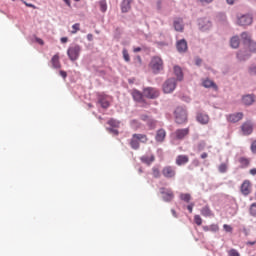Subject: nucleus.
Returning a JSON list of instances; mask_svg holds the SVG:
<instances>
[{"label":"nucleus","mask_w":256,"mask_h":256,"mask_svg":"<svg viewBox=\"0 0 256 256\" xmlns=\"http://www.w3.org/2000/svg\"><path fill=\"white\" fill-rule=\"evenodd\" d=\"M198 147H199L200 149L205 148V142H201Z\"/></svg>","instance_id":"62"},{"label":"nucleus","mask_w":256,"mask_h":256,"mask_svg":"<svg viewBox=\"0 0 256 256\" xmlns=\"http://www.w3.org/2000/svg\"><path fill=\"white\" fill-rule=\"evenodd\" d=\"M24 5H26V7H31L32 9H35V8H36L35 5L29 4V3H27V2H24Z\"/></svg>","instance_id":"54"},{"label":"nucleus","mask_w":256,"mask_h":256,"mask_svg":"<svg viewBox=\"0 0 256 256\" xmlns=\"http://www.w3.org/2000/svg\"><path fill=\"white\" fill-rule=\"evenodd\" d=\"M67 55L70 61H77L79 59V55H81V46L75 44L68 48Z\"/></svg>","instance_id":"4"},{"label":"nucleus","mask_w":256,"mask_h":256,"mask_svg":"<svg viewBox=\"0 0 256 256\" xmlns=\"http://www.w3.org/2000/svg\"><path fill=\"white\" fill-rule=\"evenodd\" d=\"M227 119L230 123H238V121H241V119H243V112L230 114L228 115Z\"/></svg>","instance_id":"15"},{"label":"nucleus","mask_w":256,"mask_h":256,"mask_svg":"<svg viewBox=\"0 0 256 256\" xmlns=\"http://www.w3.org/2000/svg\"><path fill=\"white\" fill-rule=\"evenodd\" d=\"M249 213L252 217H256V202L250 205Z\"/></svg>","instance_id":"34"},{"label":"nucleus","mask_w":256,"mask_h":256,"mask_svg":"<svg viewBox=\"0 0 256 256\" xmlns=\"http://www.w3.org/2000/svg\"><path fill=\"white\" fill-rule=\"evenodd\" d=\"M160 194L162 195L163 201L166 203H171L175 199V194L171 188H160Z\"/></svg>","instance_id":"5"},{"label":"nucleus","mask_w":256,"mask_h":256,"mask_svg":"<svg viewBox=\"0 0 256 256\" xmlns=\"http://www.w3.org/2000/svg\"><path fill=\"white\" fill-rule=\"evenodd\" d=\"M237 57L240 61H246V59H249V56H246L243 52L238 53Z\"/></svg>","instance_id":"42"},{"label":"nucleus","mask_w":256,"mask_h":256,"mask_svg":"<svg viewBox=\"0 0 256 256\" xmlns=\"http://www.w3.org/2000/svg\"><path fill=\"white\" fill-rule=\"evenodd\" d=\"M162 175L165 177V179H175L177 176V170L175 166H165L162 169Z\"/></svg>","instance_id":"8"},{"label":"nucleus","mask_w":256,"mask_h":256,"mask_svg":"<svg viewBox=\"0 0 256 256\" xmlns=\"http://www.w3.org/2000/svg\"><path fill=\"white\" fill-rule=\"evenodd\" d=\"M177 87V80L175 78H169L163 84L164 93H173Z\"/></svg>","instance_id":"7"},{"label":"nucleus","mask_w":256,"mask_h":256,"mask_svg":"<svg viewBox=\"0 0 256 256\" xmlns=\"http://www.w3.org/2000/svg\"><path fill=\"white\" fill-rule=\"evenodd\" d=\"M131 95L134 99V101H137L138 103H141L143 101V93L139 92L138 90H132Z\"/></svg>","instance_id":"25"},{"label":"nucleus","mask_w":256,"mask_h":256,"mask_svg":"<svg viewBox=\"0 0 256 256\" xmlns=\"http://www.w3.org/2000/svg\"><path fill=\"white\" fill-rule=\"evenodd\" d=\"M122 55H123L124 60L127 63H129V61H131V58L129 57V52L127 51V49H123Z\"/></svg>","instance_id":"38"},{"label":"nucleus","mask_w":256,"mask_h":256,"mask_svg":"<svg viewBox=\"0 0 256 256\" xmlns=\"http://www.w3.org/2000/svg\"><path fill=\"white\" fill-rule=\"evenodd\" d=\"M238 163L240 165V169H247V167H249V165H251V158L242 156V157L238 158Z\"/></svg>","instance_id":"16"},{"label":"nucleus","mask_w":256,"mask_h":256,"mask_svg":"<svg viewBox=\"0 0 256 256\" xmlns=\"http://www.w3.org/2000/svg\"><path fill=\"white\" fill-rule=\"evenodd\" d=\"M187 163H189V156L178 155L176 157V165H178V167H181L182 165H187Z\"/></svg>","instance_id":"19"},{"label":"nucleus","mask_w":256,"mask_h":256,"mask_svg":"<svg viewBox=\"0 0 256 256\" xmlns=\"http://www.w3.org/2000/svg\"><path fill=\"white\" fill-rule=\"evenodd\" d=\"M210 27H211V21H209L208 19L199 20L200 31H209Z\"/></svg>","instance_id":"18"},{"label":"nucleus","mask_w":256,"mask_h":256,"mask_svg":"<svg viewBox=\"0 0 256 256\" xmlns=\"http://www.w3.org/2000/svg\"><path fill=\"white\" fill-rule=\"evenodd\" d=\"M223 229L226 231V233H233V227H231L229 224H224Z\"/></svg>","instance_id":"40"},{"label":"nucleus","mask_w":256,"mask_h":256,"mask_svg":"<svg viewBox=\"0 0 256 256\" xmlns=\"http://www.w3.org/2000/svg\"><path fill=\"white\" fill-rule=\"evenodd\" d=\"M68 7H71V0H63Z\"/></svg>","instance_id":"60"},{"label":"nucleus","mask_w":256,"mask_h":256,"mask_svg":"<svg viewBox=\"0 0 256 256\" xmlns=\"http://www.w3.org/2000/svg\"><path fill=\"white\" fill-rule=\"evenodd\" d=\"M109 133H113L114 135H119V132L113 128L108 129Z\"/></svg>","instance_id":"51"},{"label":"nucleus","mask_w":256,"mask_h":256,"mask_svg":"<svg viewBox=\"0 0 256 256\" xmlns=\"http://www.w3.org/2000/svg\"><path fill=\"white\" fill-rule=\"evenodd\" d=\"M251 152L256 154V140H254L250 146Z\"/></svg>","instance_id":"47"},{"label":"nucleus","mask_w":256,"mask_h":256,"mask_svg":"<svg viewBox=\"0 0 256 256\" xmlns=\"http://www.w3.org/2000/svg\"><path fill=\"white\" fill-rule=\"evenodd\" d=\"M228 255L229 256H241V254H239V252L235 249L229 250Z\"/></svg>","instance_id":"44"},{"label":"nucleus","mask_w":256,"mask_h":256,"mask_svg":"<svg viewBox=\"0 0 256 256\" xmlns=\"http://www.w3.org/2000/svg\"><path fill=\"white\" fill-rule=\"evenodd\" d=\"M253 23V15L251 14H244L241 16H238L237 18V25H240L241 27H247L249 25H252Z\"/></svg>","instance_id":"6"},{"label":"nucleus","mask_w":256,"mask_h":256,"mask_svg":"<svg viewBox=\"0 0 256 256\" xmlns=\"http://www.w3.org/2000/svg\"><path fill=\"white\" fill-rule=\"evenodd\" d=\"M174 29L176 31H183V20L178 19L174 21Z\"/></svg>","instance_id":"29"},{"label":"nucleus","mask_w":256,"mask_h":256,"mask_svg":"<svg viewBox=\"0 0 256 256\" xmlns=\"http://www.w3.org/2000/svg\"><path fill=\"white\" fill-rule=\"evenodd\" d=\"M68 41H69V38H67V37L61 38V43H67Z\"/></svg>","instance_id":"55"},{"label":"nucleus","mask_w":256,"mask_h":256,"mask_svg":"<svg viewBox=\"0 0 256 256\" xmlns=\"http://www.w3.org/2000/svg\"><path fill=\"white\" fill-rule=\"evenodd\" d=\"M249 173H250V175L255 176L256 175V168L250 169Z\"/></svg>","instance_id":"53"},{"label":"nucleus","mask_w":256,"mask_h":256,"mask_svg":"<svg viewBox=\"0 0 256 256\" xmlns=\"http://www.w3.org/2000/svg\"><path fill=\"white\" fill-rule=\"evenodd\" d=\"M248 73L250 75H255L256 74V65H252L249 67Z\"/></svg>","instance_id":"46"},{"label":"nucleus","mask_w":256,"mask_h":256,"mask_svg":"<svg viewBox=\"0 0 256 256\" xmlns=\"http://www.w3.org/2000/svg\"><path fill=\"white\" fill-rule=\"evenodd\" d=\"M140 161H142V163H146V165H150L151 163H153V161H155V156L154 155H144L140 158Z\"/></svg>","instance_id":"28"},{"label":"nucleus","mask_w":256,"mask_h":256,"mask_svg":"<svg viewBox=\"0 0 256 256\" xmlns=\"http://www.w3.org/2000/svg\"><path fill=\"white\" fill-rule=\"evenodd\" d=\"M241 131L243 135H251L253 133V123L251 121H246L241 126Z\"/></svg>","instance_id":"12"},{"label":"nucleus","mask_w":256,"mask_h":256,"mask_svg":"<svg viewBox=\"0 0 256 256\" xmlns=\"http://www.w3.org/2000/svg\"><path fill=\"white\" fill-rule=\"evenodd\" d=\"M189 128L177 129L172 135L175 139H185L189 135Z\"/></svg>","instance_id":"13"},{"label":"nucleus","mask_w":256,"mask_h":256,"mask_svg":"<svg viewBox=\"0 0 256 256\" xmlns=\"http://www.w3.org/2000/svg\"><path fill=\"white\" fill-rule=\"evenodd\" d=\"M242 103L243 105H247V106L253 105V103H255V96L251 94L244 95L242 97Z\"/></svg>","instance_id":"20"},{"label":"nucleus","mask_w":256,"mask_h":256,"mask_svg":"<svg viewBox=\"0 0 256 256\" xmlns=\"http://www.w3.org/2000/svg\"><path fill=\"white\" fill-rule=\"evenodd\" d=\"M241 38L245 41V43H251V36L247 32H243L241 34Z\"/></svg>","instance_id":"35"},{"label":"nucleus","mask_w":256,"mask_h":256,"mask_svg":"<svg viewBox=\"0 0 256 256\" xmlns=\"http://www.w3.org/2000/svg\"><path fill=\"white\" fill-rule=\"evenodd\" d=\"M149 67L154 75L161 73L163 71V59L159 56H154L150 61Z\"/></svg>","instance_id":"1"},{"label":"nucleus","mask_w":256,"mask_h":256,"mask_svg":"<svg viewBox=\"0 0 256 256\" xmlns=\"http://www.w3.org/2000/svg\"><path fill=\"white\" fill-rule=\"evenodd\" d=\"M51 65L54 69H61V62L59 61V54H56L52 57Z\"/></svg>","instance_id":"26"},{"label":"nucleus","mask_w":256,"mask_h":256,"mask_svg":"<svg viewBox=\"0 0 256 256\" xmlns=\"http://www.w3.org/2000/svg\"><path fill=\"white\" fill-rule=\"evenodd\" d=\"M193 207H195V204L194 203H191L187 206V209L189 211V213H193Z\"/></svg>","instance_id":"49"},{"label":"nucleus","mask_w":256,"mask_h":256,"mask_svg":"<svg viewBox=\"0 0 256 256\" xmlns=\"http://www.w3.org/2000/svg\"><path fill=\"white\" fill-rule=\"evenodd\" d=\"M165 137H167V132L165 131V129H159L156 132L155 140L157 141V143H163L165 141Z\"/></svg>","instance_id":"17"},{"label":"nucleus","mask_w":256,"mask_h":256,"mask_svg":"<svg viewBox=\"0 0 256 256\" xmlns=\"http://www.w3.org/2000/svg\"><path fill=\"white\" fill-rule=\"evenodd\" d=\"M143 95L147 99H157L159 97V90L148 87L143 90Z\"/></svg>","instance_id":"10"},{"label":"nucleus","mask_w":256,"mask_h":256,"mask_svg":"<svg viewBox=\"0 0 256 256\" xmlns=\"http://www.w3.org/2000/svg\"><path fill=\"white\" fill-rule=\"evenodd\" d=\"M175 122L178 125H183V123H187V110L183 107H177L174 111Z\"/></svg>","instance_id":"3"},{"label":"nucleus","mask_w":256,"mask_h":256,"mask_svg":"<svg viewBox=\"0 0 256 256\" xmlns=\"http://www.w3.org/2000/svg\"><path fill=\"white\" fill-rule=\"evenodd\" d=\"M255 243H256V241H253V242L249 241L246 243V245H255Z\"/></svg>","instance_id":"64"},{"label":"nucleus","mask_w":256,"mask_h":256,"mask_svg":"<svg viewBox=\"0 0 256 256\" xmlns=\"http://www.w3.org/2000/svg\"><path fill=\"white\" fill-rule=\"evenodd\" d=\"M202 229L203 231H206V232L211 231L210 226H203Z\"/></svg>","instance_id":"57"},{"label":"nucleus","mask_w":256,"mask_h":256,"mask_svg":"<svg viewBox=\"0 0 256 256\" xmlns=\"http://www.w3.org/2000/svg\"><path fill=\"white\" fill-rule=\"evenodd\" d=\"M181 201H185V203H189L191 201V194L189 193H181L180 194Z\"/></svg>","instance_id":"32"},{"label":"nucleus","mask_w":256,"mask_h":256,"mask_svg":"<svg viewBox=\"0 0 256 256\" xmlns=\"http://www.w3.org/2000/svg\"><path fill=\"white\" fill-rule=\"evenodd\" d=\"M210 231H211L212 233H217V231H219V225H217V224H211V225H210Z\"/></svg>","instance_id":"41"},{"label":"nucleus","mask_w":256,"mask_h":256,"mask_svg":"<svg viewBox=\"0 0 256 256\" xmlns=\"http://www.w3.org/2000/svg\"><path fill=\"white\" fill-rule=\"evenodd\" d=\"M229 5H233L235 3V0H226Z\"/></svg>","instance_id":"63"},{"label":"nucleus","mask_w":256,"mask_h":256,"mask_svg":"<svg viewBox=\"0 0 256 256\" xmlns=\"http://www.w3.org/2000/svg\"><path fill=\"white\" fill-rule=\"evenodd\" d=\"M177 47V51H179V53H185V51H187V41L185 39L179 40L176 44Z\"/></svg>","instance_id":"21"},{"label":"nucleus","mask_w":256,"mask_h":256,"mask_svg":"<svg viewBox=\"0 0 256 256\" xmlns=\"http://www.w3.org/2000/svg\"><path fill=\"white\" fill-rule=\"evenodd\" d=\"M59 73H60L61 77H63V79H67V72L60 70Z\"/></svg>","instance_id":"50"},{"label":"nucleus","mask_w":256,"mask_h":256,"mask_svg":"<svg viewBox=\"0 0 256 256\" xmlns=\"http://www.w3.org/2000/svg\"><path fill=\"white\" fill-rule=\"evenodd\" d=\"M249 50H250L252 53H256V43H255V42H250V43H249Z\"/></svg>","instance_id":"43"},{"label":"nucleus","mask_w":256,"mask_h":256,"mask_svg":"<svg viewBox=\"0 0 256 256\" xmlns=\"http://www.w3.org/2000/svg\"><path fill=\"white\" fill-rule=\"evenodd\" d=\"M131 3H133V0L122 1V4H121L122 13H128V11H131Z\"/></svg>","instance_id":"24"},{"label":"nucleus","mask_w":256,"mask_h":256,"mask_svg":"<svg viewBox=\"0 0 256 256\" xmlns=\"http://www.w3.org/2000/svg\"><path fill=\"white\" fill-rule=\"evenodd\" d=\"M148 125H149V127H151V129H153V128H155V125H157V121H155V120H150V121L148 122Z\"/></svg>","instance_id":"48"},{"label":"nucleus","mask_w":256,"mask_h":256,"mask_svg":"<svg viewBox=\"0 0 256 256\" xmlns=\"http://www.w3.org/2000/svg\"><path fill=\"white\" fill-rule=\"evenodd\" d=\"M202 5H205V3H213V0H199Z\"/></svg>","instance_id":"52"},{"label":"nucleus","mask_w":256,"mask_h":256,"mask_svg":"<svg viewBox=\"0 0 256 256\" xmlns=\"http://www.w3.org/2000/svg\"><path fill=\"white\" fill-rule=\"evenodd\" d=\"M228 169H229V164H227V163H221L218 166L219 173H227Z\"/></svg>","instance_id":"31"},{"label":"nucleus","mask_w":256,"mask_h":256,"mask_svg":"<svg viewBox=\"0 0 256 256\" xmlns=\"http://www.w3.org/2000/svg\"><path fill=\"white\" fill-rule=\"evenodd\" d=\"M202 85L203 87H205L206 89H213L214 91H218L219 90V87L217 86V84H215V82L211 79H204L202 81Z\"/></svg>","instance_id":"14"},{"label":"nucleus","mask_w":256,"mask_h":256,"mask_svg":"<svg viewBox=\"0 0 256 256\" xmlns=\"http://www.w3.org/2000/svg\"><path fill=\"white\" fill-rule=\"evenodd\" d=\"M171 213L173 217L177 218V211H175V209H171Z\"/></svg>","instance_id":"58"},{"label":"nucleus","mask_w":256,"mask_h":256,"mask_svg":"<svg viewBox=\"0 0 256 256\" xmlns=\"http://www.w3.org/2000/svg\"><path fill=\"white\" fill-rule=\"evenodd\" d=\"M200 213L203 217H215L213 210H211V208L208 205L202 207Z\"/></svg>","instance_id":"22"},{"label":"nucleus","mask_w":256,"mask_h":256,"mask_svg":"<svg viewBox=\"0 0 256 256\" xmlns=\"http://www.w3.org/2000/svg\"><path fill=\"white\" fill-rule=\"evenodd\" d=\"M100 11H102V13H105V11H107V4L103 1L100 2Z\"/></svg>","instance_id":"45"},{"label":"nucleus","mask_w":256,"mask_h":256,"mask_svg":"<svg viewBox=\"0 0 256 256\" xmlns=\"http://www.w3.org/2000/svg\"><path fill=\"white\" fill-rule=\"evenodd\" d=\"M152 175H153V177H155V179H159V177H161V171H159V168L153 167Z\"/></svg>","instance_id":"33"},{"label":"nucleus","mask_w":256,"mask_h":256,"mask_svg":"<svg viewBox=\"0 0 256 256\" xmlns=\"http://www.w3.org/2000/svg\"><path fill=\"white\" fill-rule=\"evenodd\" d=\"M194 222L196 223V225H198V227H200V225H203V218H201L200 215H195Z\"/></svg>","instance_id":"37"},{"label":"nucleus","mask_w":256,"mask_h":256,"mask_svg":"<svg viewBox=\"0 0 256 256\" xmlns=\"http://www.w3.org/2000/svg\"><path fill=\"white\" fill-rule=\"evenodd\" d=\"M196 119L201 125H207V123H209V115L207 114L198 113Z\"/></svg>","instance_id":"23"},{"label":"nucleus","mask_w":256,"mask_h":256,"mask_svg":"<svg viewBox=\"0 0 256 256\" xmlns=\"http://www.w3.org/2000/svg\"><path fill=\"white\" fill-rule=\"evenodd\" d=\"M208 154L206 152L201 154V159H207Z\"/></svg>","instance_id":"59"},{"label":"nucleus","mask_w":256,"mask_h":256,"mask_svg":"<svg viewBox=\"0 0 256 256\" xmlns=\"http://www.w3.org/2000/svg\"><path fill=\"white\" fill-rule=\"evenodd\" d=\"M240 191H241L242 195L247 197V195H249L251 193V181L244 180L240 186Z\"/></svg>","instance_id":"11"},{"label":"nucleus","mask_w":256,"mask_h":256,"mask_svg":"<svg viewBox=\"0 0 256 256\" xmlns=\"http://www.w3.org/2000/svg\"><path fill=\"white\" fill-rule=\"evenodd\" d=\"M108 125H110V127H119V121L115 119H110L108 120Z\"/></svg>","instance_id":"39"},{"label":"nucleus","mask_w":256,"mask_h":256,"mask_svg":"<svg viewBox=\"0 0 256 256\" xmlns=\"http://www.w3.org/2000/svg\"><path fill=\"white\" fill-rule=\"evenodd\" d=\"M149 141V138H147V135L145 134H133L132 138L130 140V146L137 150L139 149L140 145L139 143H147Z\"/></svg>","instance_id":"2"},{"label":"nucleus","mask_w":256,"mask_h":256,"mask_svg":"<svg viewBox=\"0 0 256 256\" xmlns=\"http://www.w3.org/2000/svg\"><path fill=\"white\" fill-rule=\"evenodd\" d=\"M230 45L232 49H237V47H239V37H232L230 40Z\"/></svg>","instance_id":"30"},{"label":"nucleus","mask_w":256,"mask_h":256,"mask_svg":"<svg viewBox=\"0 0 256 256\" xmlns=\"http://www.w3.org/2000/svg\"><path fill=\"white\" fill-rule=\"evenodd\" d=\"M37 43H39L40 45H44L43 39L41 38H37Z\"/></svg>","instance_id":"61"},{"label":"nucleus","mask_w":256,"mask_h":256,"mask_svg":"<svg viewBox=\"0 0 256 256\" xmlns=\"http://www.w3.org/2000/svg\"><path fill=\"white\" fill-rule=\"evenodd\" d=\"M112 97L105 94L98 95V103L101 105L102 109H109L112 101Z\"/></svg>","instance_id":"9"},{"label":"nucleus","mask_w":256,"mask_h":256,"mask_svg":"<svg viewBox=\"0 0 256 256\" xmlns=\"http://www.w3.org/2000/svg\"><path fill=\"white\" fill-rule=\"evenodd\" d=\"M174 75L177 77V81H183V69L179 66H174Z\"/></svg>","instance_id":"27"},{"label":"nucleus","mask_w":256,"mask_h":256,"mask_svg":"<svg viewBox=\"0 0 256 256\" xmlns=\"http://www.w3.org/2000/svg\"><path fill=\"white\" fill-rule=\"evenodd\" d=\"M81 30V24L79 23H76L72 26V31H71V34L72 35H75V33H77V31H80Z\"/></svg>","instance_id":"36"},{"label":"nucleus","mask_w":256,"mask_h":256,"mask_svg":"<svg viewBox=\"0 0 256 256\" xmlns=\"http://www.w3.org/2000/svg\"><path fill=\"white\" fill-rule=\"evenodd\" d=\"M133 51H134V53H139V52H141V47H135L133 49Z\"/></svg>","instance_id":"56"}]
</instances>
